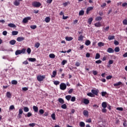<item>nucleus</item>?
<instances>
[{"label": "nucleus", "mask_w": 127, "mask_h": 127, "mask_svg": "<svg viewBox=\"0 0 127 127\" xmlns=\"http://www.w3.org/2000/svg\"><path fill=\"white\" fill-rule=\"evenodd\" d=\"M86 123H92V119L91 118L86 120Z\"/></svg>", "instance_id": "nucleus-61"}, {"label": "nucleus", "mask_w": 127, "mask_h": 127, "mask_svg": "<svg viewBox=\"0 0 127 127\" xmlns=\"http://www.w3.org/2000/svg\"><path fill=\"white\" fill-rule=\"evenodd\" d=\"M93 7L92 6H90L87 8L86 9V14H89V11H91V10H93Z\"/></svg>", "instance_id": "nucleus-8"}, {"label": "nucleus", "mask_w": 127, "mask_h": 127, "mask_svg": "<svg viewBox=\"0 0 127 127\" xmlns=\"http://www.w3.org/2000/svg\"><path fill=\"white\" fill-rule=\"evenodd\" d=\"M54 84L57 86L58 85H59V84H60V82L59 81L56 80L54 82Z\"/></svg>", "instance_id": "nucleus-46"}, {"label": "nucleus", "mask_w": 127, "mask_h": 127, "mask_svg": "<svg viewBox=\"0 0 127 127\" xmlns=\"http://www.w3.org/2000/svg\"><path fill=\"white\" fill-rule=\"evenodd\" d=\"M8 26H9V27H12L13 28H16V25H15L14 24H13V23L8 24Z\"/></svg>", "instance_id": "nucleus-13"}, {"label": "nucleus", "mask_w": 127, "mask_h": 127, "mask_svg": "<svg viewBox=\"0 0 127 127\" xmlns=\"http://www.w3.org/2000/svg\"><path fill=\"white\" fill-rule=\"evenodd\" d=\"M102 107L103 108V109H106L107 107H108V105H107V102H104L102 103Z\"/></svg>", "instance_id": "nucleus-14"}, {"label": "nucleus", "mask_w": 127, "mask_h": 127, "mask_svg": "<svg viewBox=\"0 0 127 127\" xmlns=\"http://www.w3.org/2000/svg\"><path fill=\"white\" fill-rule=\"evenodd\" d=\"M102 19H103V18L101 16H97L95 18L96 21H101V20H102Z\"/></svg>", "instance_id": "nucleus-18"}, {"label": "nucleus", "mask_w": 127, "mask_h": 127, "mask_svg": "<svg viewBox=\"0 0 127 127\" xmlns=\"http://www.w3.org/2000/svg\"><path fill=\"white\" fill-rule=\"evenodd\" d=\"M83 116L85 117H89V112L87 110H84L83 112Z\"/></svg>", "instance_id": "nucleus-12"}, {"label": "nucleus", "mask_w": 127, "mask_h": 127, "mask_svg": "<svg viewBox=\"0 0 127 127\" xmlns=\"http://www.w3.org/2000/svg\"><path fill=\"white\" fill-rule=\"evenodd\" d=\"M62 109H64V110H65V109H67V105L65 104H63L61 106Z\"/></svg>", "instance_id": "nucleus-40"}, {"label": "nucleus", "mask_w": 127, "mask_h": 127, "mask_svg": "<svg viewBox=\"0 0 127 127\" xmlns=\"http://www.w3.org/2000/svg\"><path fill=\"white\" fill-rule=\"evenodd\" d=\"M91 93H92L93 95H95V96H98L99 94V90L92 89L91 90Z\"/></svg>", "instance_id": "nucleus-5"}, {"label": "nucleus", "mask_w": 127, "mask_h": 127, "mask_svg": "<svg viewBox=\"0 0 127 127\" xmlns=\"http://www.w3.org/2000/svg\"><path fill=\"white\" fill-rule=\"evenodd\" d=\"M123 84L122 82L119 81L117 83L114 84V87H118V86H120V85H122Z\"/></svg>", "instance_id": "nucleus-17"}, {"label": "nucleus", "mask_w": 127, "mask_h": 127, "mask_svg": "<svg viewBox=\"0 0 127 127\" xmlns=\"http://www.w3.org/2000/svg\"><path fill=\"white\" fill-rule=\"evenodd\" d=\"M9 110H14V106L13 105H11L9 107Z\"/></svg>", "instance_id": "nucleus-64"}, {"label": "nucleus", "mask_w": 127, "mask_h": 127, "mask_svg": "<svg viewBox=\"0 0 127 127\" xmlns=\"http://www.w3.org/2000/svg\"><path fill=\"white\" fill-rule=\"evenodd\" d=\"M112 78H113V76H112V75H108L106 77V79L107 80H110V79H112Z\"/></svg>", "instance_id": "nucleus-58"}, {"label": "nucleus", "mask_w": 127, "mask_h": 127, "mask_svg": "<svg viewBox=\"0 0 127 127\" xmlns=\"http://www.w3.org/2000/svg\"><path fill=\"white\" fill-rule=\"evenodd\" d=\"M92 21H93V18L90 17L88 19L87 22L89 24H92Z\"/></svg>", "instance_id": "nucleus-29"}, {"label": "nucleus", "mask_w": 127, "mask_h": 127, "mask_svg": "<svg viewBox=\"0 0 127 127\" xmlns=\"http://www.w3.org/2000/svg\"><path fill=\"white\" fill-rule=\"evenodd\" d=\"M33 109L36 113H37V112H38V107H37V106H34L33 107Z\"/></svg>", "instance_id": "nucleus-25"}, {"label": "nucleus", "mask_w": 127, "mask_h": 127, "mask_svg": "<svg viewBox=\"0 0 127 127\" xmlns=\"http://www.w3.org/2000/svg\"><path fill=\"white\" fill-rule=\"evenodd\" d=\"M107 52H108V53H114L115 52V50H114L112 48H109L107 50Z\"/></svg>", "instance_id": "nucleus-9"}, {"label": "nucleus", "mask_w": 127, "mask_h": 127, "mask_svg": "<svg viewBox=\"0 0 127 127\" xmlns=\"http://www.w3.org/2000/svg\"><path fill=\"white\" fill-rule=\"evenodd\" d=\"M12 85H16L17 84V81L15 80H13L11 81Z\"/></svg>", "instance_id": "nucleus-39"}, {"label": "nucleus", "mask_w": 127, "mask_h": 127, "mask_svg": "<svg viewBox=\"0 0 127 127\" xmlns=\"http://www.w3.org/2000/svg\"><path fill=\"white\" fill-rule=\"evenodd\" d=\"M117 110L118 111H124V108H122V107H118V108H117Z\"/></svg>", "instance_id": "nucleus-57"}, {"label": "nucleus", "mask_w": 127, "mask_h": 127, "mask_svg": "<svg viewBox=\"0 0 127 127\" xmlns=\"http://www.w3.org/2000/svg\"><path fill=\"white\" fill-rule=\"evenodd\" d=\"M22 53L23 54H24L25 53V49H23L21 50H18L15 51V55H19V54H21Z\"/></svg>", "instance_id": "nucleus-3"}, {"label": "nucleus", "mask_w": 127, "mask_h": 127, "mask_svg": "<svg viewBox=\"0 0 127 127\" xmlns=\"http://www.w3.org/2000/svg\"><path fill=\"white\" fill-rule=\"evenodd\" d=\"M2 34L3 35H4V36H6L7 34V31H4L2 32Z\"/></svg>", "instance_id": "nucleus-62"}, {"label": "nucleus", "mask_w": 127, "mask_h": 127, "mask_svg": "<svg viewBox=\"0 0 127 127\" xmlns=\"http://www.w3.org/2000/svg\"><path fill=\"white\" fill-rule=\"evenodd\" d=\"M108 63H109V65H112V64H113L114 63V61L113 60H109Z\"/></svg>", "instance_id": "nucleus-59"}, {"label": "nucleus", "mask_w": 127, "mask_h": 127, "mask_svg": "<svg viewBox=\"0 0 127 127\" xmlns=\"http://www.w3.org/2000/svg\"><path fill=\"white\" fill-rule=\"evenodd\" d=\"M12 35H17L18 34V31H13L12 32Z\"/></svg>", "instance_id": "nucleus-38"}, {"label": "nucleus", "mask_w": 127, "mask_h": 127, "mask_svg": "<svg viewBox=\"0 0 127 127\" xmlns=\"http://www.w3.org/2000/svg\"><path fill=\"white\" fill-rule=\"evenodd\" d=\"M67 62V60H63L62 62V65H65V64H66Z\"/></svg>", "instance_id": "nucleus-48"}, {"label": "nucleus", "mask_w": 127, "mask_h": 127, "mask_svg": "<svg viewBox=\"0 0 127 127\" xmlns=\"http://www.w3.org/2000/svg\"><path fill=\"white\" fill-rule=\"evenodd\" d=\"M29 126L30 127H35V126H36V124H35V123L30 124H29Z\"/></svg>", "instance_id": "nucleus-55"}, {"label": "nucleus", "mask_w": 127, "mask_h": 127, "mask_svg": "<svg viewBox=\"0 0 127 127\" xmlns=\"http://www.w3.org/2000/svg\"><path fill=\"white\" fill-rule=\"evenodd\" d=\"M24 39H25V38H24V37H18L17 38L16 40L18 42H21V41H23V40H24Z\"/></svg>", "instance_id": "nucleus-6"}, {"label": "nucleus", "mask_w": 127, "mask_h": 127, "mask_svg": "<svg viewBox=\"0 0 127 127\" xmlns=\"http://www.w3.org/2000/svg\"><path fill=\"white\" fill-rule=\"evenodd\" d=\"M98 46L99 47H102V46H105V43H103L102 42H99L98 43Z\"/></svg>", "instance_id": "nucleus-22"}, {"label": "nucleus", "mask_w": 127, "mask_h": 127, "mask_svg": "<svg viewBox=\"0 0 127 127\" xmlns=\"http://www.w3.org/2000/svg\"><path fill=\"white\" fill-rule=\"evenodd\" d=\"M115 39V36H112V35H109L108 37V39L109 40H113V39Z\"/></svg>", "instance_id": "nucleus-28"}, {"label": "nucleus", "mask_w": 127, "mask_h": 127, "mask_svg": "<svg viewBox=\"0 0 127 127\" xmlns=\"http://www.w3.org/2000/svg\"><path fill=\"white\" fill-rule=\"evenodd\" d=\"M123 23L124 24V25H127V19H124L123 21Z\"/></svg>", "instance_id": "nucleus-47"}, {"label": "nucleus", "mask_w": 127, "mask_h": 127, "mask_svg": "<svg viewBox=\"0 0 127 127\" xmlns=\"http://www.w3.org/2000/svg\"><path fill=\"white\" fill-rule=\"evenodd\" d=\"M83 39H84V36L81 35L79 37H78V41H83Z\"/></svg>", "instance_id": "nucleus-21"}, {"label": "nucleus", "mask_w": 127, "mask_h": 127, "mask_svg": "<svg viewBox=\"0 0 127 127\" xmlns=\"http://www.w3.org/2000/svg\"><path fill=\"white\" fill-rule=\"evenodd\" d=\"M71 98H72V96L71 95H67L65 96V99L66 100H67V101L71 100Z\"/></svg>", "instance_id": "nucleus-35"}, {"label": "nucleus", "mask_w": 127, "mask_h": 127, "mask_svg": "<svg viewBox=\"0 0 127 127\" xmlns=\"http://www.w3.org/2000/svg\"><path fill=\"white\" fill-rule=\"evenodd\" d=\"M51 19L50 18V17H47L45 19V21L47 23H48V22H50V20Z\"/></svg>", "instance_id": "nucleus-16"}, {"label": "nucleus", "mask_w": 127, "mask_h": 127, "mask_svg": "<svg viewBox=\"0 0 127 127\" xmlns=\"http://www.w3.org/2000/svg\"><path fill=\"white\" fill-rule=\"evenodd\" d=\"M32 5H33L34 7H40V6H41V3L38 1H34L32 2Z\"/></svg>", "instance_id": "nucleus-1"}, {"label": "nucleus", "mask_w": 127, "mask_h": 127, "mask_svg": "<svg viewBox=\"0 0 127 127\" xmlns=\"http://www.w3.org/2000/svg\"><path fill=\"white\" fill-rule=\"evenodd\" d=\"M123 126L124 127H127V120H125L124 121Z\"/></svg>", "instance_id": "nucleus-51"}, {"label": "nucleus", "mask_w": 127, "mask_h": 127, "mask_svg": "<svg viewBox=\"0 0 127 127\" xmlns=\"http://www.w3.org/2000/svg\"><path fill=\"white\" fill-rule=\"evenodd\" d=\"M23 111L25 113H27L28 112H29V108H28L27 107H25L23 108Z\"/></svg>", "instance_id": "nucleus-27"}, {"label": "nucleus", "mask_w": 127, "mask_h": 127, "mask_svg": "<svg viewBox=\"0 0 127 127\" xmlns=\"http://www.w3.org/2000/svg\"><path fill=\"white\" fill-rule=\"evenodd\" d=\"M95 63L96 64H101L102 63V61L101 60H99L95 61Z\"/></svg>", "instance_id": "nucleus-52"}, {"label": "nucleus", "mask_w": 127, "mask_h": 127, "mask_svg": "<svg viewBox=\"0 0 127 127\" xmlns=\"http://www.w3.org/2000/svg\"><path fill=\"white\" fill-rule=\"evenodd\" d=\"M87 95L89 96V97H91V98H94V97H95V95H94L93 93L89 92L87 94Z\"/></svg>", "instance_id": "nucleus-30"}, {"label": "nucleus", "mask_w": 127, "mask_h": 127, "mask_svg": "<svg viewBox=\"0 0 127 127\" xmlns=\"http://www.w3.org/2000/svg\"><path fill=\"white\" fill-rule=\"evenodd\" d=\"M51 118L52 119H53V120H54V121H55V120H56V117H55V114L53 113L51 115Z\"/></svg>", "instance_id": "nucleus-42"}, {"label": "nucleus", "mask_w": 127, "mask_h": 127, "mask_svg": "<svg viewBox=\"0 0 127 127\" xmlns=\"http://www.w3.org/2000/svg\"><path fill=\"white\" fill-rule=\"evenodd\" d=\"M28 61H30V62H35V61H36V59L30 58Z\"/></svg>", "instance_id": "nucleus-26"}, {"label": "nucleus", "mask_w": 127, "mask_h": 127, "mask_svg": "<svg viewBox=\"0 0 127 127\" xmlns=\"http://www.w3.org/2000/svg\"><path fill=\"white\" fill-rule=\"evenodd\" d=\"M37 28V26L36 25L30 26V28H31L32 29H36V28Z\"/></svg>", "instance_id": "nucleus-44"}, {"label": "nucleus", "mask_w": 127, "mask_h": 127, "mask_svg": "<svg viewBox=\"0 0 127 127\" xmlns=\"http://www.w3.org/2000/svg\"><path fill=\"white\" fill-rule=\"evenodd\" d=\"M65 40H66V41H71L73 40V38L72 37L67 36L65 37Z\"/></svg>", "instance_id": "nucleus-15"}, {"label": "nucleus", "mask_w": 127, "mask_h": 127, "mask_svg": "<svg viewBox=\"0 0 127 127\" xmlns=\"http://www.w3.org/2000/svg\"><path fill=\"white\" fill-rule=\"evenodd\" d=\"M83 103H84L85 105H88V104H90V100H89V99L84 98L83 99Z\"/></svg>", "instance_id": "nucleus-10"}, {"label": "nucleus", "mask_w": 127, "mask_h": 127, "mask_svg": "<svg viewBox=\"0 0 127 127\" xmlns=\"http://www.w3.org/2000/svg\"><path fill=\"white\" fill-rule=\"evenodd\" d=\"M39 46H40V43H36L35 44V47L36 48H38L39 47Z\"/></svg>", "instance_id": "nucleus-45"}, {"label": "nucleus", "mask_w": 127, "mask_h": 127, "mask_svg": "<svg viewBox=\"0 0 127 127\" xmlns=\"http://www.w3.org/2000/svg\"><path fill=\"white\" fill-rule=\"evenodd\" d=\"M73 91H74L73 88L69 89V90L68 91V94H72V93H73Z\"/></svg>", "instance_id": "nucleus-60"}, {"label": "nucleus", "mask_w": 127, "mask_h": 127, "mask_svg": "<svg viewBox=\"0 0 127 127\" xmlns=\"http://www.w3.org/2000/svg\"><path fill=\"white\" fill-rule=\"evenodd\" d=\"M45 78H46L45 75H38L37 76V79L39 82H42V81H43V79H45Z\"/></svg>", "instance_id": "nucleus-2"}, {"label": "nucleus", "mask_w": 127, "mask_h": 127, "mask_svg": "<svg viewBox=\"0 0 127 127\" xmlns=\"http://www.w3.org/2000/svg\"><path fill=\"white\" fill-rule=\"evenodd\" d=\"M94 25L96 27H101L102 26V25L100 22L96 23Z\"/></svg>", "instance_id": "nucleus-20"}, {"label": "nucleus", "mask_w": 127, "mask_h": 127, "mask_svg": "<svg viewBox=\"0 0 127 127\" xmlns=\"http://www.w3.org/2000/svg\"><path fill=\"white\" fill-rule=\"evenodd\" d=\"M122 7H126L127 8V2H124L122 5Z\"/></svg>", "instance_id": "nucleus-43"}, {"label": "nucleus", "mask_w": 127, "mask_h": 127, "mask_svg": "<svg viewBox=\"0 0 127 127\" xmlns=\"http://www.w3.org/2000/svg\"><path fill=\"white\" fill-rule=\"evenodd\" d=\"M39 112L41 115H43L44 114V110L43 109H40Z\"/></svg>", "instance_id": "nucleus-49"}, {"label": "nucleus", "mask_w": 127, "mask_h": 127, "mask_svg": "<svg viewBox=\"0 0 127 127\" xmlns=\"http://www.w3.org/2000/svg\"><path fill=\"white\" fill-rule=\"evenodd\" d=\"M70 101L71 102H75L76 101V97L75 96L72 97Z\"/></svg>", "instance_id": "nucleus-50"}, {"label": "nucleus", "mask_w": 127, "mask_h": 127, "mask_svg": "<svg viewBox=\"0 0 127 127\" xmlns=\"http://www.w3.org/2000/svg\"><path fill=\"white\" fill-rule=\"evenodd\" d=\"M106 5H107V4L106 3H103L101 5V7H103V8H105V6H106Z\"/></svg>", "instance_id": "nucleus-63"}, {"label": "nucleus", "mask_w": 127, "mask_h": 127, "mask_svg": "<svg viewBox=\"0 0 127 127\" xmlns=\"http://www.w3.org/2000/svg\"><path fill=\"white\" fill-rule=\"evenodd\" d=\"M27 52L28 54H30V53H31V49L30 48H29L27 49Z\"/></svg>", "instance_id": "nucleus-53"}, {"label": "nucleus", "mask_w": 127, "mask_h": 127, "mask_svg": "<svg viewBox=\"0 0 127 127\" xmlns=\"http://www.w3.org/2000/svg\"><path fill=\"white\" fill-rule=\"evenodd\" d=\"M101 58V55L99 53H97L95 56V59H100Z\"/></svg>", "instance_id": "nucleus-32"}, {"label": "nucleus", "mask_w": 127, "mask_h": 127, "mask_svg": "<svg viewBox=\"0 0 127 127\" xmlns=\"http://www.w3.org/2000/svg\"><path fill=\"white\" fill-rule=\"evenodd\" d=\"M85 13V11L84 10H81L79 12V15H84V14Z\"/></svg>", "instance_id": "nucleus-36"}, {"label": "nucleus", "mask_w": 127, "mask_h": 127, "mask_svg": "<svg viewBox=\"0 0 127 127\" xmlns=\"http://www.w3.org/2000/svg\"><path fill=\"white\" fill-rule=\"evenodd\" d=\"M32 116V114L31 112H28L27 114V117L28 118H30Z\"/></svg>", "instance_id": "nucleus-54"}, {"label": "nucleus", "mask_w": 127, "mask_h": 127, "mask_svg": "<svg viewBox=\"0 0 127 127\" xmlns=\"http://www.w3.org/2000/svg\"><path fill=\"white\" fill-rule=\"evenodd\" d=\"M56 75H57V72L56 71H53V75H52V78H55Z\"/></svg>", "instance_id": "nucleus-23"}, {"label": "nucleus", "mask_w": 127, "mask_h": 127, "mask_svg": "<svg viewBox=\"0 0 127 127\" xmlns=\"http://www.w3.org/2000/svg\"><path fill=\"white\" fill-rule=\"evenodd\" d=\"M85 45H86V46H89V45H90V44H91V41H90V40H86L85 41Z\"/></svg>", "instance_id": "nucleus-31"}, {"label": "nucleus", "mask_w": 127, "mask_h": 127, "mask_svg": "<svg viewBox=\"0 0 127 127\" xmlns=\"http://www.w3.org/2000/svg\"><path fill=\"white\" fill-rule=\"evenodd\" d=\"M67 88V85H66V84L64 83H61L60 85V89L62 90V91H64V90H66Z\"/></svg>", "instance_id": "nucleus-4"}, {"label": "nucleus", "mask_w": 127, "mask_h": 127, "mask_svg": "<svg viewBox=\"0 0 127 127\" xmlns=\"http://www.w3.org/2000/svg\"><path fill=\"white\" fill-rule=\"evenodd\" d=\"M101 95H102V97H105V96L106 95H107V92H104V91L102 92Z\"/></svg>", "instance_id": "nucleus-56"}, {"label": "nucleus", "mask_w": 127, "mask_h": 127, "mask_svg": "<svg viewBox=\"0 0 127 127\" xmlns=\"http://www.w3.org/2000/svg\"><path fill=\"white\" fill-rule=\"evenodd\" d=\"M13 4L15 5V6H18V5L20 4V2L17 0H15L13 2Z\"/></svg>", "instance_id": "nucleus-11"}, {"label": "nucleus", "mask_w": 127, "mask_h": 127, "mask_svg": "<svg viewBox=\"0 0 127 127\" xmlns=\"http://www.w3.org/2000/svg\"><path fill=\"white\" fill-rule=\"evenodd\" d=\"M6 96L7 98H9V99H10V98H11V94L9 92H7Z\"/></svg>", "instance_id": "nucleus-33"}, {"label": "nucleus", "mask_w": 127, "mask_h": 127, "mask_svg": "<svg viewBox=\"0 0 127 127\" xmlns=\"http://www.w3.org/2000/svg\"><path fill=\"white\" fill-rule=\"evenodd\" d=\"M58 101H59V103H60V104H62V105H63V104H64V100L62 98H59Z\"/></svg>", "instance_id": "nucleus-24"}, {"label": "nucleus", "mask_w": 127, "mask_h": 127, "mask_svg": "<svg viewBox=\"0 0 127 127\" xmlns=\"http://www.w3.org/2000/svg\"><path fill=\"white\" fill-rule=\"evenodd\" d=\"M114 51L116 52H120V47H117L115 48Z\"/></svg>", "instance_id": "nucleus-41"}, {"label": "nucleus", "mask_w": 127, "mask_h": 127, "mask_svg": "<svg viewBox=\"0 0 127 127\" xmlns=\"http://www.w3.org/2000/svg\"><path fill=\"white\" fill-rule=\"evenodd\" d=\"M50 58H52L53 59H54L55 58V55L54 54H51L49 55Z\"/></svg>", "instance_id": "nucleus-37"}, {"label": "nucleus", "mask_w": 127, "mask_h": 127, "mask_svg": "<svg viewBox=\"0 0 127 127\" xmlns=\"http://www.w3.org/2000/svg\"><path fill=\"white\" fill-rule=\"evenodd\" d=\"M9 43L11 45H14L16 43V41L15 40H12L9 42Z\"/></svg>", "instance_id": "nucleus-19"}, {"label": "nucleus", "mask_w": 127, "mask_h": 127, "mask_svg": "<svg viewBox=\"0 0 127 127\" xmlns=\"http://www.w3.org/2000/svg\"><path fill=\"white\" fill-rule=\"evenodd\" d=\"M31 19V18L30 17H27L26 18H24L23 19V22H24V23H26L27 22H28V20H30Z\"/></svg>", "instance_id": "nucleus-7"}, {"label": "nucleus", "mask_w": 127, "mask_h": 127, "mask_svg": "<svg viewBox=\"0 0 127 127\" xmlns=\"http://www.w3.org/2000/svg\"><path fill=\"white\" fill-rule=\"evenodd\" d=\"M79 126L80 127H85V123H84L83 122H80L79 123Z\"/></svg>", "instance_id": "nucleus-34"}]
</instances>
